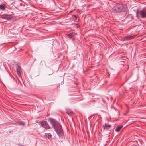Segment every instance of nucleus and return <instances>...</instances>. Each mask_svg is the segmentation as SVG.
<instances>
[{
	"label": "nucleus",
	"mask_w": 146,
	"mask_h": 146,
	"mask_svg": "<svg viewBox=\"0 0 146 146\" xmlns=\"http://www.w3.org/2000/svg\"><path fill=\"white\" fill-rule=\"evenodd\" d=\"M5 9V6L3 4H1L0 5V9L4 11Z\"/></svg>",
	"instance_id": "11"
},
{
	"label": "nucleus",
	"mask_w": 146,
	"mask_h": 146,
	"mask_svg": "<svg viewBox=\"0 0 146 146\" xmlns=\"http://www.w3.org/2000/svg\"><path fill=\"white\" fill-rule=\"evenodd\" d=\"M49 120L59 137L62 138L63 134V131L62 127L59 123L55 119L52 118H49Z\"/></svg>",
	"instance_id": "1"
},
{
	"label": "nucleus",
	"mask_w": 146,
	"mask_h": 146,
	"mask_svg": "<svg viewBox=\"0 0 146 146\" xmlns=\"http://www.w3.org/2000/svg\"><path fill=\"white\" fill-rule=\"evenodd\" d=\"M139 13L142 18L145 17H146V9L141 10L139 11Z\"/></svg>",
	"instance_id": "7"
},
{
	"label": "nucleus",
	"mask_w": 146,
	"mask_h": 146,
	"mask_svg": "<svg viewBox=\"0 0 146 146\" xmlns=\"http://www.w3.org/2000/svg\"><path fill=\"white\" fill-rule=\"evenodd\" d=\"M136 36V35H135L132 36L129 35L126 37H125L122 38L121 39V40L122 41H128L133 38Z\"/></svg>",
	"instance_id": "3"
},
{
	"label": "nucleus",
	"mask_w": 146,
	"mask_h": 146,
	"mask_svg": "<svg viewBox=\"0 0 146 146\" xmlns=\"http://www.w3.org/2000/svg\"><path fill=\"white\" fill-rule=\"evenodd\" d=\"M113 9L115 11L119 12L126 11L128 9L127 6H123V5H114Z\"/></svg>",
	"instance_id": "2"
},
{
	"label": "nucleus",
	"mask_w": 146,
	"mask_h": 146,
	"mask_svg": "<svg viewBox=\"0 0 146 146\" xmlns=\"http://www.w3.org/2000/svg\"><path fill=\"white\" fill-rule=\"evenodd\" d=\"M12 16L7 14H3L1 15V18L3 19H6L7 20L11 19L12 18Z\"/></svg>",
	"instance_id": "4"
},
{
	"label": "nucleus",
	"mask_w": 146,
	"mask_h": 146,
	"mask_svg": "<svg viewBox=\"0 0 146 146\" xmlns=\"http://www.w3.org/2000/svg\"><path fill=\"white\" fill-rule=\"evenodd\" d=\"M139 9H137V11L136 12V14L137 15L138 13H139Z\"/></svg>",
	"instance_id": "15"
},
{
	"label": "nucleus",
	"mask_w": 146,
	"mask_h": 146,
	"mask_svg": "<svg viewBox=\"0 0 146 146\" xmlns=\"http://www.w3.org/2000/svg\"><path fill=\"white\" fill-rule=\"evenodd\" d=\"M16 70L17 74L19 77H21V72L22 71L21 68L19 64H17L16 66Z\"/></svg>",
	"instance_id": "5"
},
{
	"label": "nucleus",
	"mask_w": 146,
	"mask_h": 146,
	"mask_svg": "<svg viewBox=\"0 0 146 146\" xmlns=\"http://www.w3.org/2000/svg\"><path fill=\"white\" fill-rule=\"evenodd\" d=\"M44 136V137H47L49 139H52V135L50 133H45Z\"/></svg>",
	"instance_id": "10"
},
{
	"label": "nucleus",
	"mask_w": 146,
	"mask_h": 146,
	"mask_svg": "<svg viewBox=\"0 0 146 146\" xmlns=\"http://www.w3.org/2000/svg\"><path fill=\"white\" fill-rule=\"evenodd\" d=\"M77 34V33L75 32H72L67 35L68 37L70 38H73L75 35Z\"/></svg>",
	"instance_id": "8"
},
{
	"label": "nucleus",
	"mask_w": 146,
	"mask_h": 146,
	"mask_svg": "<svg viewBox=\"0 0 146 146\" xmlns=\"http://www.w3.org/2000/svg\"><path fill=\"white\" fill-rule=\"evenodd\" d=\"M41 125L43 128L46 129H48L50 128L47 122L45 121H43L41 123Z\"/></svg>",
	"instance_id": "6"
},
{
	"label": "nucleus",
	"mask_w": 146,
	"mask_h": 146,
	"mask_svg": "<svg viewBox=\"0 0 146 146\" xmlns=\"http://www.w3.org/2000/svg\"><path fill=\"white\" fill-rule=\"evenodd\" d=\"M103 127H104L103 130H104L105 129L108 130L110 129V127H111V125L105 123V124L104 126H104H103Z\"/></svg>",
	"instance_id": "9"
},
{
	"label": "nucleus",
	"mask_w": 146,
	"mask_h": 146,
	"mask_svg": "<svg viewBox=\"0 0 146 146\" xmlns=\"http://www.w3.org/2000/svg\"><path fill=\"white\" fill-rule=\"evenodd\" d=\"M19 124L21 126H22L23 127H24L25 125L24 123L22 121L19 122Z\"/></svg>",
	"instance_id": "13"
},
{
	"label": "nucleus",
	"mask_w": 146,
	"mask_h": 146,
	"mask_svg": "<svg viewBox=\"0 0 146 146\" xmlns=\"http://www.w3.org/2000/svg\"><path fill=\"white\" fill-rule=\"evenodd\" d=\"M74 17L75 18H77V17L76 16H74Z\"/></svg>",
	"instance_id": "17"
},
{
	"label": "nucleus",
	"mask_w": 146,
	"mask_h": 146,
	"mask_svg": "<svg viewBox=\"0 0 146 146\" xmlns=\"http://www.w3.org/2000/svg\"><path fill=\"white\" fill-rule=\"evenodd\" d=\"M66 113L68 114L69 115H70L71 114V113L70 112H69L67 111H66Z\"/></svg>",
	"instance_id": "14"
},
{
	"label": "nucleus",
	"mask_w": 146,
	"mask_h": 146,
	"mask_svg": "<svg viewBox=\"0 0 146 146\" xmlns=\"http://www.w3.org/2000/svg\"><path fill=\"white\" fill-rule=\"evenodd\" d=\"M75 27L76 28L78 27V24H76L75 25Z\"/></svg>",
	"instance_id": "16"
},
{
	"label": "nucleus",
	"mask_w": 146,
	"mask_h": 146,
	"mask_svg": "<svg viewBox=\"0 0 146 146\" xmlns=\"http://www.w3.org/2000/svg\"><path fill=\"white\" fill-rule=\"evenodd\" d=\"M122 126H118L115 128V130L116 132H118L121 129Z\"/></svg>",
	"instance_id": "12"
}]
</instances>
